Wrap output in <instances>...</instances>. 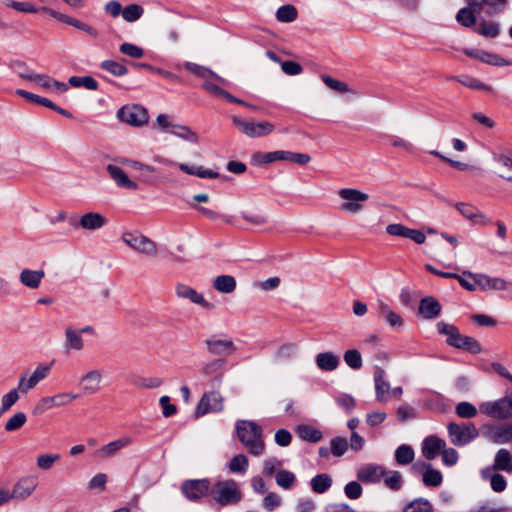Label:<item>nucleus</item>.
<instances>
[{"label":"nucleus","mask_w":512,"mask_h":512,"mask_svg":"<svg viewBox=\"0 0 512 512\" xmlns=\"http://www.w3.org/2000/svg\"><path fill=\"white\" fill-rule=\"evenodd\" d=\"M493 160L500 168H506L510 171L512 167V156L510 152H493Z\"/></svg>","instance_id":"774afa93"},{"label":"nucleus","mask_w":512,"mask_h":512,"mask_svg":"<svg viewBox=\"0 0 512 512\" xmlns=\"http://www.w3.org/2000/svg\"><path fill=\"white\" fill-rule=\"evenodd\" d=\"M479 411L493 419H508L512 416V396L506 394L496 401L482 402L479 404Z\"/></svg>","instance_id":"39448f33"},{"label":"nucleus","mask_w":512,"mask_h":512,"mask_svg":"<svg viewBox=\"0 0 512 512\" xmlns=\"http://www.w3.org/2000/svg\"><path fill=\"white\" fill-rule=\"evenodd\" d=\"M242 499V493L233 479L218 480L210 488V500L224 507L235 505Z\"/></svg>","instance_id":"f03ea898"},{"label":"nucleus","mask_w":512,"mask_h":512,"mask_svg":"<svg viewBox=\"0 0 512 512\" xmlns=\"http://www.w3.org/2000/svg\"><path fill=\"white\" fill-rule=\"evenodd\" d=\"M226 364V360L224 358L213 359L206 364L203 365L202 373L205 376L216 375V378L212 382V386L215 387L219 385L222 381L223 377V369Z\"/></svg>","instance_id":"b1692460"},{"label":"nucleus","mask_w":512,"mask_h":512,"mask_svg":"<svg viewBox=\"0 0 512 512\" xmlns=\"http://www.w3.org/2000/svg\"><path fill=\"white\" fill-rule=\"evenodd\" d=\"M52 363L50 364H39L32 375L29 377L34 384H38L40 381L45 379L51 370Z\"/></svg>","instance_id":"69168bd1"},{"label":"nucleus","mask_w":512,"mask_h":512,"mask_svg":"<svg viewBox=\"0 0 512 512\" xmlns=\"http://www.w3.org/2000/svg\"><path fill=\"white\" fill-rule=\"evenodd\" d=\"M117 117L121 122L134 127H141L147 124L149 120L147 109L135 103L122 106L117 112Z\"/></svg>","instance_id":"423d86ee"},{"label":"nucleus","mask_w":512,"mask_h":512,"mask_svg":"<svg viewBox=\"0 0 512 512\" xmlns=\"http://www.w3.org/2000/svg\"><path fill=\"white\" fill-rule=\"evenodd\" d=\"M474 31L487 38H495L499 34V25L495 22L481 21L474 27Z\"/></svg>","instance_id":"ea45409f"},{"label":"nucleus","mask_w":512,"mask_h":512,"mask_svg":"<svg viewBox=\"0 0 512 512\" xmlns=\"http://www.w3.org/2000/svg\"><path fill=\"white\" fill-rule=\"evenodd\" d=\"M277 485L283 489H290L293 483L296 481V476L289 470H280L275 475Z\"/></svg>","instance_id":"3c124183"},{"label":"nucleus","mask_w":512,"mask_h":512,"mask_svg":"<svg viewBox=\"0 0 512 512\" xmlns=\"http://www.w3.org/2000/svg\"><path fill=\"white\" fill-rule=\"evenodd\" d=\"M280 161H289L299 165H306L311 161V157L306 153L280 150Z\"/></svg>","instance_id":"c03bdc74"},{"label":"nucleus","mask_w":512,"mask_h":512,"mask_svg":"<svg viewBox=\"0 0 512 512\" xmlns=\"http://www.w3.org/2000/svg\"><path fill=\"white\" fill-rule=\"evenodd\" d=\"M20 77L32 82L38 83L43 88H51L52 82L49 76L45 74H36V73H20Z\"/></svg>","instance_id":"5fc2aeb1"},{"label":"nucleus","mask_w":512,"mask_h":512,"mask_svg":"<svg viewBox=\"0 0 512 512\" xmlns=\"http://www.w3.org/2000/svg\"><path fill=\"white\" fill-rule=\"evenodd\" d=\"M437 330L440 334L447 336L446 343L449 346L464 349L473 354L481 352V346L478 341L472 337L462 335L455 325L441 321L437 323Z\"/></svg>","instance_id":"7ed1b4c3"},{"label":"nucleus","mask_w":512,"mask_h":512,"mask_svg":"<svg viewBox=\"0 0 512 512\" xmlns=\"http://www.w3.org/2000/svg\"><path fill=\"white\" fill-rule=\"evenodd\" d=\"M487 468H494V470H502L506 472L512 471V456L507 449H500L495 456L494 464Z\"/></svg>","instance_id":"2f4dec72"},{"label":"nucleus","mask_w":512,"mask_h":512,"mask_svg":"<svg viewBox=\"0 0 512 512\" xmlns=\"http://www.w3.org/2000/svg\"><path fill=\"white\" fill-rule=\"evenodd\" d=\"M343 358L345 363L354 370H358L362 367V356L356 349L347 350Z\"/></svg>","instance_id":"603ef678"},{"label":"nucleus","mask_w":512,"mask_h":512,"mask_svg":"<svg viewBox=\"0 0 512 512\" xmlns=\"http://www.w3.org/2000/svg\"><path fill=\"white\" fill-rule=\"evenodd\" d=\"M122 240L133 250L141 254L146 256L157 255L156 243L139 232H126L122 235Z\"/></svg>","instance_id":"1a4fd4ad"},{"label":"nucleus","mask_w":512,"mask_h":512,"mask_svg":"<svg viewBox=\"0 0 512 512\" xmlns=\"http://www.w3.org/2000/svg\"><path fill=\"white\" fill-rule=\"evenodd\" d=\"M84 347V341L80 332L74 330L72 328H67L65 330V348L67 350H76L80 351Z\"/></svg>","instance_id":"c9c22d12"},{"label":"nucleus","mask_w":512,"mask_h":512,"mask_svg":"<svg viewBox=\"0 0 512 512\" xmlns=\"http://www.w3.org/2000/svg\"><path fill=\"white\" fill-rule=\"evenodd\" d=\"M465 2L478 14L483 12L490 17L500 14L508 5V0H465Z\"/></svg>","instance_id":"4468645a"},{"label":"nucleus","mask_w":512,"mask_h":512,"mask_svg":"<svg viewBox=\"0 0 512 512\" xmlns=\"http://www.w3.org/2000/svg\"><path fill=\"white\" fill-rule=\"evenodd\" d=\"M340 359L333 352H323L316 356V364L322 371H333L339 365Z\"/></svg>","instance_id":"7c9ffc66"},{"label":"nucleus","mask_w":512,"mask_h":512,"mask_svg":"<svg viewBox=\"0 0 512 512\" xmlns=\"http://www.w3.org/2000/svg\"><path fill=\"white\" fill-rule=\"evenodd\" d=\"M168 132L190 143L197 144L199 142L197 133L186 125L174 124Z\"/></svg>","instance_id":"72a5a7b5"},{"label":"nucleus","mask_w":512,"mask_h":512,"mask_svg":"<svg viewBox=\"0 0 512 512\" xmlns=\"http://www.w3.org/2000/svg\"><path fill=\"white\" fill-rule=\"evenodd\" d=\"M442 306L433 296L422 298L418 306V315L425 320H433L441 315Z\"/></svg>","instance_id":"f3484780"},{"label":"nucleus","mask_w":512,"mask_h":512,"mask_svg":"<svg viewBox=\"0 0 512 512\" xmlns=\"http://www.w3.org/2000/svg\"><path fill=\"white\" fill-rule=\"evenodd\" d=\"M107 172L110 177L116 183L118 187L129 189V190H137L138 184L135 181L129 179L127 174L124 172L122 168L119 166L109 164L106 167Z\"/></svg>","instance_id":"412c9836"},{"label":"nucleus","mask_w":512,"mask_h":512,"mask_svg":"<svg viewBox=\"0 0 512 512\" xmlns=\"http://www.w3.org/2000/svg\"><path fill=\"white\" fill-rule=\"evenodd\" d=\"M132 443V439L130 437H121L117 440H114L104 446H102L98 450V455L101 457H111L113 456L117 451L121 450L122 448L130 445Z\"/></svg>","instance_id":"c756f323"},{"label":"nucleus","mask_w":512,"mask_h":512,"mask_svg":"<svg viewBox=\"0 0 512 512\" xmlns=\"http://www.w3.org/2000/svg\"><path fill=\"white\" fill-rule=\"evenodd\" d=\"M44 276V270L23 269L19 275V280L24 286L30 289H37Z\"/></svg>","instance_id":"a878e982"},{"label":"nucleus","mask_w":512,"mask_h":512,"mask_svg":"<svg viewBox=\"0 0 512 512\" xmlns=\"http://www.w3.org/2000/svg\"><path fill=\"white\" fill-rule=\"evenodd\" d=\"M37 104L47 107L68 119L73 118V114L70 111H68L64 108H61L60 106L56 105L54 102H52L50 99H48L46 97L39 96L38 100H37Z\"/></svg>","instance_id":"13d9d810"},{"label":"nucleus","mask_w":512,"mask_h":512,"mask_svg":"<svg viewBox=\"0 0 512 512\" xmlns=\"http://www.w3.org/2000/svg\"><path fill=\"white\" fill-rule=\"evenodd\" d=\"M119 51L134 59L142 58L144 55V50L141 47L128 42L122 43L119 47Z\"/></svg>","instance_id":"4d7b16f0"},{"label":"nucleus","mask_w":512,"mask_h":512,"mask_svg":"<svg viewBox=\"0 0 512 512\" xmlns=\"http://www.w3.org/2000/svg\"><path fill=\"white\" fill-rule=\"evenodd\" d=\"M482 433L494 443H508L512 440V424H506L504 426L486 425L483 427Z\"/></svg>","instance_id":"dca6fc26"},{"label":"nucleus","mask_w":512,"mask_h":512,"mask_svg":"<svg viewBox=\"0 0 512 512\" xmlns=\"http://www.w3.org/2000/svg\"><path fill=\"white\" fill-rule=\"evenodd\" d=\"M184 67L186 70H188L189 72L193 73L194 75H196L200 78L205 79L208 77H212L222 83L224 82V79L222 77L217 75L214 71H212L208 67L201 66V65H198V64L192 63V62H186L184 64Z\"/></svg>","instance_id":"4c0bfd02"},{"label":"nucleus","mask_w":512,"mask_h":512,"mask_svg":"<svg viewBox=\"0 0 512 512\" xmlns=\"http://www.w3.org/2000/svg\"><path fill=\"white\" fill-rule=\"evenodd\" d=\"M144 14V9L139 4H130L123 8L122 17L127 22H135Z\"/></svg>","instance_id":"8fccbe9b"},{"label":"nucleus","mask_w":512,"mask_h":512,"mask_svg":"<svg viewBox=\"0 0 512 512\" xmlns=\"http://www.w3.org/2000/svg\"><path fill=\"white\" fill-rule=\"evenodd\" d=\"M100 67L116 77H122L128 73V69L124 64L114 60H104L101 62Z\"/></svg>","instance_id":"49530a36"},{"label":"nucleus","mask_w":512,"mask_h":512,"mask_svg":"<svg viewBox=\"0 0 512 512\" xmlns=\"http://www.w3.org/2000/svg\"><path fill=\"white\" fill-rule=\"evenodd\" d=\"M59 459V454H42L37 457V466L41 470H49Z\"/></svg>","instance_id":"0e129e2a"},{"label":"nucleus","mask_w":512,"mask_h":512,"mask_svg":"<svg viewBox=\"0 0 512 512\" xmlns=\"http://www.w3.org/2000/svg\"><path fill=\"white\" fill-rule=\"evenodd\" d=\"M297 16H298L297 9L293 5H290V4L283 5V6L279 7L278 10L276 11V19L279 22H283V23L293 22L294 20L297 19Z\"/></svg>","instance_id":"a18cd8bd"},{"label":"nucleus","mask_w":512,"mask_h":512,"mask_svg":"<svg viewBox=\"0 0 512 512\" xmlns=\"http://www.w3.org/2000/svg\"><path fill=\"white\" fill-rule=\"evenodd\" d=\"M384 375L385 371L381 368L374 372L376 400L379 402L387 401L390 390V384L384 380Z\"/></svg>","instance_id":"cd10ccee"},{"label":"nucleus","mask_w":512,"mask_h":512,"mask_svg":"<svg viewBox=\"0 0 512 512\" xmlns=\"http://www.w3.org/2000/svg\"><path fill=\"white\" fill-rule=\"evenodd\" d=\"M456 413L461 418H473L477 415V409L473 404L463 401L457 404Z\"/></svg>","instance_id":"680f3d73"},{"label":"nucleus","mask_w":512,"mask_h":512,"mask_svg":"<svg viewBox=\"0 0 512 512\" xmlns=\"http://www.w3.org/2000/svg\"><path fill=\"white\" fill-rule=\"evenodd\" d=\"M224 408L223 397L219 392H206L201 397L195 410L196 417L203 416L212 412H220Z\"/></svg>","instance_id":"9b49d317"},{"label":"nucleus","mask_w":512,"mask_h":512,"mask_svg":"<svg viewBox=\"0 0 512 512\" xmlns=\"http://www.w3.org/2000/svg\"><path fill=\"white\" fill-rule=\"evenodd\" d=\"M455 207L463 217L473 221L475 224L487 225L491 223L490 219L486 218L471 204L459 202L455 204Z\"/></svg>","instance_id":"5701e85b"},{"label":"nucleus","mask_w":512,"mask_h":512,"mask_svg":"<svg viewBox=\"0 0 512 512\" xmlns=\"http://www.w3.org/2000/svg\"><path fill=\"white\" fill-rule=\"evenodd\" d=\"M76 398H78V395L72 393H59L54 396L43 397L34 407V414L40 415L53 407L65 406Z\"/></svg>","instance_id":"ddd939ff"},{"label":"nucleus","mask_w":512,"mask_h":512,"mask_svg":"<svg viewBox=\"0 0 512 512\" xmlns=\"http://www.w3.org/2000/svg\"><path fill=\"white\" fill-rule=\"evenodd\" d=\"M477 13L473 8H461L456 14L457 22L467 28L476 26V16Z\"/></svg>","instance_id":"a19ab883"},{"label":"nucleus","mask_w":512,"mask_h":512,"mask_svg":"<svg viewBox=\"0 0 512 512\" xmlns=\"http://www.w3.org/2000/svg\"><path fill=\"white\" fill-rule=\"evenodd\" d=\"M26 421V414L24 412H17L7 421L5 430L8 432L16 431L20 429L26 423Z\"/></svg>","instance_id":"6e6d98bb"},{"label":"nucleus","mask_w":512,"mask_h":512,"mask_svg":"<svg viewBox=\"0 0 512 512\" xmlns=\"http://www.w3.org/2000/svg\"><path fill=\"white\" fill-rule=\"evenodd\" d=\"M404 512H432L433 507L429 500L417 498L404 507Z\"/></svg>","instance_id":"09e8293b"},{"label":"nucleus","mask_w":512,"mask_h":512,"mask_svg":"<svg viewBox=\"0 0 512 512\" xmlns=\"http://www.w3.org/2000/svg\"><path fill=\"white\" fill-rule=\"evenodd\" d=\"M394 457L398 465L405 466L413 462L415 452L410 445L402 444L395 450Z\"/></svg>","instance_id":"e433bc0d"},{"label":"nucleus","mask_w":512,"mask_h":512,"mask_svg":"<svg viewBox=\"0 0 512 512\" xmlns=\"http://www.w3.org/2000/svg\"><path fill=\"white\" fill-rule=\"evenodd\" d=\"M422 481L426 487H438L443 482V475L431 465L427 471H424Z\"/></svg>","instance_id":"37998d69"},{"label":"nucleus","mask_w":512,"mask_h":512,"mask_svg":"<svg viewBox=\"0 0 512 512\" xmlns=\"http://www.w3.org/2000/svg\"><path fill=\"white\" fill-rule=\"evenodd\" d=\"M211 481L209 478L188 479L182 482L180 490L189 501L196 502L210 496Z\"/></svg>","instance_id":"0eeeda50"},{"label":"nucleus","mask_w":512,"mask_h":512,"mask_svg":"<svg viewBox=\"0 0 512 512\" xmlns=\"http://www.w3.org/2000/svg\"><path fill=\"white\" fill-rule=\"evenodd\" d=\"M385 484L393 491H398L402 488V476L399 471H389L385 480Z\"/></svg>","instance_id":"052dcab7"},{"label":"nucleus","mask_w":512,"mask_h":512,"mask_svg":"<svg viewBox=\"0 0 512 512\" xmlns=\"http://www.w3.org/2000/svg\"><path fill=\"white\" fill-rule=\"evenodd\" d=\"M447 432L450 442L458 447L469 444L479 435L478 429L471 422L467 424L450 422L447 425Z\"/></svg>","instance_id":"20e7f679"},{"label":"nucleus","mask_w":512,"mask_h":512,"mask_svg":"<svg viewBox=\"0 0 512 512\" xmlns=\"http://www.w3.org/2000/svg\"><path fill=\"white\" fill-rule=\"evenodd\" d=\"M465 54L471 58L477 59L482 63L493 65V66H504L508 65L509 61L502 58L501 56L490 53L480 49H465Z\"/></svg>","instance_id":"aec40b11"},{"label":"nucleus","mask_w":512,"mask_h":512,"mask_svg":"<svg viewBox=\"0 0 512 512\" xmlns=\"http://www.w3.org/2000/svg\"><path fill=\"white\" fill-rule=\"evenodd\" d=\"M249 460L246 455H235L229 462V470L232 473L244 474L248 470Z\"/></svg>","instance_id":"de8ad7c7"},{"label":"nucleus","mask_w":512,"mask_h":512,"mask_svg":"<svg viewBox=\"0 0 512 512\" xmlns=\"http://www.w3.org/2000/svg\"><path fill=\"white\" fill-rule=\"evenodd\" d=\"M330 445V452L336 457L344 455L348 449V441L343 437L333 438L330 442Z\"/></svg>","instance_id":"bf43d9fd"},{"label":"nucleus","mask_w":512,"mask_h":512,"mask_svg":"<svg viewBox=\"0 0 512 512\" xmlns=\"http://www.w3.org/2000/svg\"><path fill=\"white\" fill-rule=\"evenodd\" d=\"M175 293L177 297L188 299L206 310H212L214 308V304L208 302L202 294L186 284L178 283L175 287Z\"/></svg>","instance_id":"2eb2a0df"},{"label":"nucleus","mask_w":512,"mask_h":512,"mask_svg":"<svg viewBox=\"0 0 512 512\" xmlns=\"http://www.w3.org/2000/svg\"><path fill=\"white\" fill-rule=\"evenodd\" d=\"M445 447V440L437 436L430 435L423 440L422 454L426 460L431 461L434 460Z\"/></svg>","instance_id":"a211bd4d"},{"label":"nucleus","mask_w":512,"mask_h":512,"mask_svg":"<svg viewBox=\"0 0 512 512\" xmlns=\"http://www.w3.org/2000/svg\"><path fill=\"white\" fill-rule=\"evenodd\" d=\"M232 122L240 132L250 138L267 136L271 134L275 128L274 125L268 121H246L236 116L232 117Z\"/></svg>","instance_id":"6e6552de"},{"label":"nucleus","mask_w":512,"mask_h":512,"mask_svg":"<svg viewBox=\"0 0 512 512\" xmlns=\"http://www.w3.org/2000/svg\"><path fill=\"white\" fill-rule=\"evenodd\" d=\"M297 432L301 439L311 443H317L322 439V432L307 424L299 425Z\"/></svg>","instance_id":"58836bf2"},{"label":"nucleus","mask_w":512,"mask_h":512,"mask_svg":"<svg viewBox=\"0 0 512 512\" xmlns=\"http://www.w3.org/2000/svg\"><path fill=\"white\" fill-rule=\"evenodd\" d=\"M339 196L346 200L341 204V210L356 213L362 209L361 202L368 200L369 196L357 189L344 188L339 191Z\"/></svg>","instance_id":"f8f14e48"},{"label":"nucleus","mask_w":512,"mask_h":512,"mask_svg":"<svg viewBox=\"0 0 512 512\" xmlns=\"http://www.w3.org/2000/svg\"><path fill=\"white\" fill-rule=\"evenodd\" d=\"M275 161H280V150L272 152H256L251 156V162L254 165L270 164Z\"/></svg>","instance_id":"79ce46f5"},{"label":"nucleus","mask_w":512,"mask_h":512,"mask_svg":"<svg viewBox=\"0 0 512 512\" xmlns=\"http://www.w3.org/2000/svg\"><path fill=\"white\" fill-rule=\"evenodd\" d=\"M496 470L494 468H484L481 471L482 478L485 480H490L491 488L495 492H502L505 490L507 486V482L499 473H495Z\"/></svg>","instance_id":"c85d7f7f"},{"label":"nucleus","mask_w":512,"mask_h":512,"mask_svg":"<svg viewBox=\"0 0 512 512\" xmlns=\"http://www.w3.org/2000/svg\"><path fill=\"white\" fill-rule=\"evenodd\" d=\"M322 80L327 87L334 91L346 93L349 90L348 85L346 83L336 80L329 75H322Z\"/></svg>","instance_id":"338daca9"},{"label":"nucleus","mask_w":512,"mask_h":512,"mask_svg":"<svg viewBox=\"0 0 512 512\" xmlns=\"http://www.w3.org/2000/svg\"><path fill=\"white\" fill-rule=\"evenodd\" d=\"M237 437L247 452L260 456L265 449L262 427L253 420H237L235 423Z\"/></svg>","instance_id":"f257e3e1"},{"label":"nucleus","mask_w":512,"mask_h":512,"mask_svg":"<svg viewBox=\"0 0 512 512\" xmlns=\"http://www.w3.org/2000/svg\"><path fill=\"white\" fill-rule=\"evenodd\" d=\"M178 168L188 175H194L202 179H216L219 177L218 172L200 165H188L185 163H179Z\"/></svg>","instance_id":"bb28decb"},{"label":"nucleus","mask_w":512,"mask_h":512,"mask_svg":"<svg viewBox=\"0 0 512 512\" xmlns=\"http://www.w3.org/2000/svg\"><path fill=\"white\" fill-rule=\"evenodd\" d=\"M311 489L317 494H323L332 486V478L327 473L315 475L310 481Z\"/></svg>","instance_id":"473e14b6"},{"label":"nucleus","mask_w":512,"mask_h":512,"mask_svg":"<svg viewBox=\"0 0 512 512\" xmlns=\"http://www.w3.org/2000/svg\"><path fill=\"white\" fill-rule=\"evenodd\" d=\"M204 342L210 355L227 356L236 350L233 340L227 335L213 334Z\"/></svg>","instance_id":"9d476101"},{"label":"nucleus","mask_w":512,"mask_h":512,"mask_svg":"<svg viewBox=\"0 0 512 512\" xmlns=\"http://www.w3.org/2000/svg\"><path fill=\"white\" fill-rule=\"evenodd\" d=\"M386 474V469L383 466L367 464L357 472V478L365 483H377Z\"/></svg>","instance_id":"6ab92c4d"},{"label":"nucleus","mask_w":512,"mask_h":512,"mask_svg":"<svg viewBox=\"0 0 512 512\" xmlns=\"http://www.w3.org/2000/svg\"><path fill=\"white\" fill-rule=\"evenodd\" d=\"M5 5L18 11V12H24V13H37V12L42 11L41 8H36L29 2L6 0Z\"/></svg>","instance_id":"864d4df0"},{"label":"nucleus","mask_w":512,"mask_h":512,"mask_svg":"<svg viewBox=\"0 0 512 512\" xmlns=\"http://www.w3.org/2000/svg\"><path fill=\"white\" fill-rule=\"evenodd\" d=\"M107 223V219L97 212H89L81 216L78 225L86 230H97Z\"/></svg>","instance_id":"393cba45"},{"label":"nucleus","mask_w":512,"mask_h":512,"mask_svg":"<svg viewBox=\"0 0 512 512\" xmlns=\"http://www.w3.org/2000/svg\"><path fill=\"white\" fill-rule=\"evenodd\" d=\"M344 493L351 500L359 499L363 493L361 484L357 481H350L344 487Z\"/></svg>","instance_id":"e2e57ef3"},{"label":"nucleus","mask_w":512,"mask_h":512,"mask_svg":"<svg viewBox=\"0 0 512 512\" xmlns=\"http://www.w3.org/2000/svg\"><path fill=\"white\" fill-rule=\"evenodd\" d=\"M213 287L220 293H232L236 289V280L231 275H219L214 279Z\"/></svg>","instance_id":"f704fd0d"},{"label":"nucleus","mask_w":512,"mask_h":512,"mask_svg":"<svg viewBox=\"0 0 512 512\" xmlns=\"http://www.w3.org/2000/svg\"><path fill=\"white\" fill-rule=\"evenodd\" d=\"M102 381L100 370H91L80 378V386L84 394H94L99 391Z\"/></svg>","instance_id":"4be33fe9"}]
</instances>
